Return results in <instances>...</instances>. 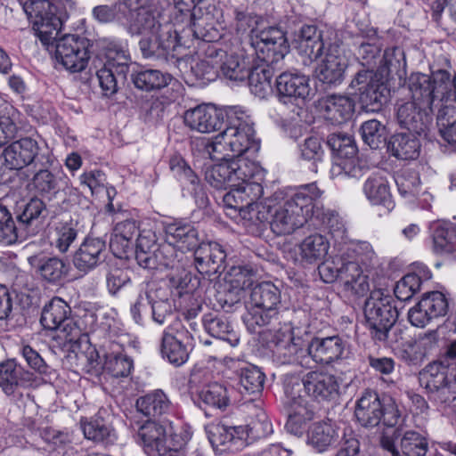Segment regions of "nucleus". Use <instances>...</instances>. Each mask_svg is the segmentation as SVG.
<instances>
[{"mask_svg": "<svg viewBox=\"0 0 456 456\" xmlns=\"http://www.w3.org/2000/svg\"><path fill=\"white\" fill-rule=\"evenodd\" d=\"M347 67V60L343 51L337 45H332L317 69V77L326 84H338L344 78Z\"/></svg>", "mask_w": 456, "mask_h": 456, "instance_id": "4be33fe9", "label": "nucleus"}, {"mask_svg": "<svg viewBox=\"0 0 456 456\" xmlns=\"http://www.w3.org/2000/svg\"><path fill=\"white\" fill-rule=\"evenodd\" d=\"M215 57L218 58L219 69L223 76L232 81H244L250 70L248 56L242 51L227 53L217 49Z\"/></svg>", "mask_w": 456, "mask_h": 456, "instance_id": "6ab92c4d", "label": "nucleus"}, {"mask_svg": "<svg viewBox=\"0 0 456 456\" xmlns=\"http://www.w3.org/2000/svg\"><path fill=\"white\" fill-rule=\"evenodd\" d=\"M171 77L157 69H146L137 72L133 76L134 86L144 91L161 89L167 86Z\"/></svg>", "mask_w": 456, "mask_h": 456, "instance_id": "49530a36", "label": "nucleus"}, {"mask_svg": "<svg viewBox=\"0 0 456 456\" xmlns=\"http://www.w3.org/2000/svg\"><path fill=\"white\" fill-rule=\"evenodd\" d=\"M22 229L16 226L11 212L7 208L0 204V243L12 245L19 237V232Z\"/></svg>", "mask_w": 456, "mask_h": 456, "instance_id": "5fc2aeb1", "label": "nucleus"}, {"mask_svg": "<svg viewBox=\"0 0 456 456\" xmlns=\"http://www.w3.org/2000/svg\"><path fill=\"white\" fill-rule=\"evenodd\" d=\"M265 376L261 370L253 365L240 370V386L248 394L258 393L263 389Z\"/></svg>", "mask_w": 456, "mask_h": 456, "instance_id": "680f3d73", "label": "nucleus"}, {"mask_svg": "<svg viewBox=\"0 0 456 456\" xmlns=\"http://www.w3.org/2000/svg\"><path fill=\"white\" fill-rule=\"evenodd\" d=\"M29 375L14 360L3 362L0 363V387L6 395H12L19 387L29 380Z\"/></svg>", "mask_w": 456, "mask_h": 456, "instance_id": "473e14b6", "label": "nucleus"}, {"mask_svg": "<svg viewBox=\"0 0 456 456\" xmlns=\"http://www.w3.org/2000/svg\"><path fill=\"white\" fill-rule=\"evenodd\" d=\"M362 137L371 149H377L386 142V126L377 119L365 121L361 126Z\"/></svg>", "mask_w": 456, "mask_h": 456, "instance_id": "6e6d98bb", "label": "nucleus"}, {"mask_svg": "<svg viewBox=\"0 0 456 456\" xmlns=\"http://www.w3.org/2000/svg\"><path fill=\"white\" fill-rule=\"evenodd\" d=\"M327 142L337 153V159L330 168L332 178L341 175L360 178L365 175L368 169L361 166L355 159L357 148L352 136L342 133L332 134Z\"/></svg>", "mask_w": 456, "mask_h": 456, "instance_id": "1a4fd4ad", "label": "nucleus"}, {"mask_svg": "<svg viewBox=\"0 0 456 456\" xmlns=\"http://www.w3.org/2000/svg\"><path fill=\"white\" fill-rule=\"evenodd\" d=\"M260 175V167L246 158H238L211 166L206 170L205 179L213 187L225 190L239 186L242 182Z\"/></svg>", "mask_w": 456, "mask_h": 456, "instance_id": "0eeeda50", "label": "nucleus"}, {"mask_svg": "<svg viewBox=\"0 0 456 456\" xmlns=\"http://www.w3.org/2000/svg\"><path fill=\"white\" fill-rule=\"evenodd\" d=\"M272 342L275 345V354L282 363L303 364L301 360L307 353V346L301 338H295L290 329L280 330Z\"/></svg>", "mask_w": 456, "mask_h": 456, "instance_id": "dca6fc26", "label": "nucleus"}, {"mask_svg": "<svg viewBox=\"0 0 456 456\" xmlns=\"http://www.w3.org/2000/svg\"><path fill=\"white\" fill-rule=\"evenodd\" d=\"M250 45L259 60L266 64L251 68L248 71L249 88L256 96L265 98L271 92L273 71L275 65L289 52L285 33L279 28L269 27L262 30L251 28Z\"/></svg>", "mask_w": 456, "mask_h": 456, "instance_id": "f257e3e1", "label": "nucleus"}, {"mask_svg": "<svg viewBox=\"0 0 456 456\" xmlns=\"http://www.w3.org/2000/svg\"><path fill=\"white\" fill-rule=\"evenodd\" d=\"M58 37V35L56 36ZM55 44V57L63 67L71 72H80L86 69L88 60V42L76 35H65L57 40L55 37L50 44Z\"/></svg>", "mask_w": 456, "mask_h": 456, "instance_id": "9b49d317", "label": "nucleus"}, {"mask_svg": "<svg viewBox=\"0 0 456 456\" xmlns=\"http://www.w3.org/2000/svg\"><path fill=\"white\" fill-rule=\"evenodd\" d=\"M28 262L36 268L38 275L48 283H60L69 273L68 265L58 256H31Z\"/></svg>", "mask_w": 456, "mask_h": 456, "instance_id": "c85d7f7f", "label": "nucleus"}, {"mask_svg": "<svg viewBox=\"0 0 456 456\" xmlns=\"http://www.w3.org/2000/svg\"><path fill=\"white\" fill-rule=\"evenodd\" d=\"M191 429H138L137 442L148 456H182Z\"/></svg>", "mask_w": 456, "mask_h": 456, "instance_id": "423d86ee", "label": "nucleus"}, {"mask_svg": "<svg viewBox=\"0 0 456 456\" xmlns=\"http://www.w3.org/2000/svg\"><path fill=\"white\" fill-rule=\"evenodd\" d=\"M327 239L318 233L311 234L299 244V256L303 262L313 264L322 260L329 249Z\"/></svg>", "mask_w": 456, "mask_h": 456, "instance_id": "a19ab883", "label": "nucleus"}, {"mask_svg": "<svg viewBox=\"0 0 456 456\" xmlns=\"http://www.w3.org/2000/svg\"><path fill=\"white\" fill-rule=\"evenodd\" d=\"M434 248L437 253L456 251V230L451 224H437L433 235Z\"/></svg>", "mask_w": 456, "mask_h": 456, "instance_id": "de8ad7c7", "label": "nucleus"}, {"mask_svg": "<svg viewBox=\"0 0 456 456\" xmlns=\"http://www.w3.org/2000/svg\"><path fill=\"white\" fill-rule=\"evenodd\" d=\"M354 414L363 428L378 427L384 415L378 394L370 390L365 391L357 402Z\"/></svg>", "mask_w": 456, "mask_h": 456, "instance_id": "bb28decb", "label": "nucleus"}, {"mask_svg": "<svg viewBox=\"0 0 456 456\" xmlns=\"http://www.w3.org/2000/svg\"><path fill=\"white\" fill-rule=\"evenodd\" d=\"M191 17L193 19L192 32L195 37L207 42L215 41L219 37V33L213 24V17L209 13L196 18L194 12Z\"/></svg>", "mask_w": 456, "mask_h": 456, "instance_id": "13d9d810", "label": "nucleus"}, {"mask_svg": "<svg viewBox=\"0 0 456 456\" xmlns=\"http://www.w3.org/2000/svg\"><path fill=\"white\" fill-rule=\"evenodd\" d=\"M345 347L344 340L338 336L315 338L307 346V354L316 362L329 364L342 357Z\"/></svg>", "mask_w": 456, "mask_h": 456, "instance_id": "5701e85b", "label": "nucleus"}, {"mask_svg": "<svg viewBox=\"0 0 456 456\" xmlns=\"http://www.w3.org/2000/svg\"><path fill=\"white\" fill-rule=\"evenodd\" d=\"M393 302L391 295L382 289H374L366 299L363 309L371 338L387 345L397 341L393 335L395 336L400 331L394 327L398 311Z\"/></svg>", "mask_w": 456, "mask_h": 456, "instance_id": "39448f33", "label": "nucleus"}, {"mask_svg": "<svg viewBox=\"0 0 456 456\" xmlns=\"http://www.w3.org/2000/svg\"><path fill=\"white\" fill-rule=\"evenodd\" d=\"M312 213V200L305 192H297L282 204L260 206L250 220L268 223L278 236L292 234L301 228Z\"/></svg>", "mask_w": 456, "mask_h": 456, "instance_id": "7ed1b4c3", "label": "nucleus"}, {"mask_svg": "<svg viewBox=\"0 0 456 456\" xmlns=\"http://www.w3.org/2000/svg\"><path fill=\"white\" fill-rule=\"evenodd\" d=\"M20 4L43 44H50L59 35L72 9L69 0H20Z\"/></svg>", "mask_w": 456, "mask_h": 456, "instance_id": "20e7f679", "label": "nucleus"}, {"mask_svg": "<svg viewBox=\"0 0 456 456\" xmlns=\"http://www.w3.org/2000/svg\"><path fill=\"white\" fill-rule=\"evenodd\" d=\"M216 52V47H208L206 58L197 62L192 68L196 75L202 79L213 80L220 70L218 58L215 57Z\"/></svg>", "mask_w": 456, "mask_h": 456, "instance_id": "0e129e2a", "label": "nucleus"}, {"mask_svg": "<svg viewBox=\"0 0 456 456\" xmlns=\"http://www.w3.org/2000/svg\"><path fill=\"white\" fill-rule=\"evenodd\" d=\"M279 99L284 103H297L310 96L311 87L308 77L292 72H283L276 78Z\"/></svg>", "mask_w": 456, "mask_h": 456, "instance_id": "2eb2a0df", "label": "nucleus"}, {"mask_svg": "<svg viewBox=\"0 0 456 456\" xmlns=\"http://www.w3.org/2000/svg\"><path fill=\"white\" fill-rule=\"evenodd\" d=\"M199 396L204 403L218 409L225 408L229 404L227 388L218 382L204 386L199 392Z\"/></svg>", "mask_w": 456, "mask_h": 456, "instance_id": "09e8293b", "label": "nucleus"}, {"mask_svg": "<svg viewBox=\"0 0 456 456\" xmlns=\"http://www.w3.org/2000/svg\"><path fill=\"white\" fill-rule=\"evenodd\" d=\"M102 368L114 378L126 377L131 372L133 362L125 355L108 354Z\"/></svg>", "mask_w": 456, "mask_h": 456, "instance_id": "bf43d9fd", "label": "nucleus"}, {"mask_svg": "<svg viewBox=\"0 0 456 456\" xmlns=\"http://www.w3.org/2000/svg\"><path fill=\"white\" fill-rule=\"evenodd\" d=\"M81 366L87 371H99L101 369L100 355L95 346L89 342L88 337H83L73 351Z\"/></svg>", "mask_w": 456, "mask_h": 456, "instance_id": "a18cd8bd", "label": "nucleus"}, {"mask_svg": "<svg viewBox=\"0 0 456 456\" xmlns=\"http://www.w3.org/2000/svg\"><path fill=\"white\" fill-rule=\"evenodd\" d=\"M389 148L398 159H414L419 156V142L413 133H400L391 138Z\"/></svg>", "mask_w": 456, "mask_h": 456, "instance_id": "37998d69", "label": "nucleus"}, {"mask_svg": "<svg viewBox=\"0 0 456 456\" xmlns=\"http://www.w3.org/2000/svg\"><path fill=\"white\" fill-rule=\"evenodd\" d=\"M159 246L157 244L156 234L151 230L142 231L137 237L135 245V258L138 265L148 264L150 265L154 264V259L149 257L156 248Z\"/></svg>", "mask_w": 456, "mask_h": 456, "instance_id": "8fccbe9b", "label": "nucleus"}, {"mask_svg": "<svg viewBox=\"0 0 456 456\" xmlns=\"http://www.w3.org/2000/svg\"><path fill=\"white\" fill-rule=\"evenodd\" d=\"M318 108L325 119L334 125H341L352 118L354 102L346 95L331 94L320 99Z\"/></svg>", "mask_w": 456, "mask_h": 456, "instance_id": "a211bd4d", "label": "nucleus"}, {"mask_svg": "<svg viewBox=\"0 0 456 456\" xmlns=\"http://www.w3.org/2000/svg\"><path fill=\"white\" fill-rule=\"evenodd\" d=\"M213 449L220 453L238 450L249 444L255 429H205Z\"/></svg>", "mask_w": 456, "mask_h": 456, "instance_id": "412c9836", "label": "nucleus"}, {"mask_svg": "<svg viewBox=\"0 0 456 456\" xmlns=\"http://www.w3.org/2000/svg\"><path fill=\"white\" fill-rule=\"evenodd\" d=\"M451 85V75L448 71L438 69L431 75L413 73L409 77V89L412 101L420 108L432 110L436 99L443 100Z\"/></svg>", "mask_w": 456, "mask_h": 456, "instance_id": "6e6552de", "label": "nucleus"}, {"mask_svg": "<svg viewBox=\"0 0 456 456\" xmlns=\"http://www.w3.org/2000/svg\"><path fill=\"white\" fill-rule=\"evenodd\" d=\"M280 291L272 282H262L255 286L250 293V305L263 307L266 311H276L280 303Z\"/></svg>", "mask_w": 456, "mask_h": 456, "instance_id": "79ce46f5", "label": "nucleus"}, {"mask_svg": "<svg viewBox=\"0 0 456 456\" xmlns=\"http://www.w3.org/2000/svg\"><path fill=\"white\" fill-rule=\"evenodd\" d=\"M105 242L96 238H87L80 245L73 257L75 267L82 272H88L104 259Z\"/></svg>", "mask_w": 456, "mask_h": 456, "instance_id": "a878e982", "label": "nucleus"}, {"mask_svg": "<svg viewBox=\"0 0 456 456\" xmlns=\"http://www.w3.org/2000/svg\"><path fill=\"white\" fill-rule=\"evenodd\" d=\"M252 283V274L248 270L240 267L233 268L231 273L230 289L225 294V302L230 301L231 305L239 302L243 297L245 289Z\"/></svg>", "mask_w": 456, "mask_h": 456, "instance_id": "c03bdc74", "label": "nucleus"}, {"mask_svg": "<svg viewBox=\"0 0 456 456\" xmlns=\"http://www.w3.org/2000/svg\"><path fill=\"white\" fill-rule=\"evenodd\" d=\"M78 234V223L72 219L61 221L54 224L52 229L50 240L51 244L61 253H66L72 243L77 240Z\"/></svg>", "mask_w": 456, "mask_h": 456, "instance_id": "4c0bfd02", "label": "nucleus"}, {"mask_svg": "<svg viewBox=\"0 0 456 456\" xmlns=\"http://www.w3.org/2000/svg\"><path fill=\"white\" fill-rule=\"evenodd\" d=\"M428 109L420 108L415 102H409L401 105L397 110V119L401 126L408 131L420 134L425 132L428 117L426 113Z\"/></svg>", "mask_w": 456, "mask_h": 456, "instance_id": "7c9ffc66", "label": "nucleus"}, {"mask_svg": "<svg viewBox=\"0 0 456 456\" xmlns=\"http://www.w3.org/2000/svg\"><path fill=\"white\" fill-rule=\"evenodd\" d=\"M45 211V203L37 199H31L17 215V221L20 227L27 232H34L30 228L37 222L39 216Z\"/></svg>", "mask_w": 456, "mask_h": 456, "instance_id": "3c124183", "label": "nucleus"}, {"mask_svg": "<svg viewBox=\"0 0 456 456\" xmlns=\"http://www.w3.org/2000/svg\"><path fill=\"white\" fill-rule=\"evenodd\" d=\"M277 311H266L263 307L250 305L244 317V322L248 330L252 333L260 332V329L269 325L276 319Z\"/></svg>", "mask_w": 456, "mask_h": 456, "instance_id": "603ef678", "label": "nucleus"}, {"mask_svg": "<svg viewBox=\"0 0 456 456\" xmlns=\"http://www.w3.org/2000/svg\"><path fill=\"white\" fill-rule=\"evenodd\" d=\"M420 382L435 400L447 403L456 399V366L434 362L420 373Z\"/></svg>", "mask_w": 456, "mask_h": 456, "instance_id": "9d476101", "label": "nucleus"}, {"mask_svg": "<svg viewBox=\"0 0 456 456\" xmlns=\"http://www.w3.org/2000/svg\"><path fill=\"white\" fill-rule=\"evenodd\" d=\"M254 127L250 118L243 112L230 117L229 126L222 132L224 143L235 157L240 158L254 142Z\"/></svg>", "mask_w": 456, "mask_h": 456, "instance_id": "f8f14e48", "label": "nucleus"}, {"mask_svg": "<svg viewBox=\"0 0 456 456\" xmlns=\"http://www.w3.org/2000/svg\"><path fill=\"white\" fill-rule=\"evenodd\" d=\"M421 280L417 274H406L396 283L394 289L395 296L399 300H408L419 290Z\"/></svg>", "mask_w": 456, "mask_h": 456, "instance_id": "774afa93", "label": "nucleus"}, {"mask_svg": "<svg viewBox=\"0 0 456 456\" xmlns=\"http://www.w3.org/2000/svg\"><path fill=\"white\" fill-rule=\"evenodd\" d=\"M29 186L37 193H50L57 190L58 181L48 169L41 168L33 175Z\"/></svg>", "mask_w": 456, "mask_h": 456, "instance_id": "338daca9", "label": "nucleus"}, {"mask_svg": "<svg viewBox=\"0 0 456 456\" xmlns=\"http://www.w3.org/2000/svg\"><path fill=\"white\" fill-rule=\"evenodd\" d=\"M230 145L224 143V138L222 132L212 140H207L204 143V151L211 159L220 161H230L235 159L234 154L230 149Z\"/></svg>", "mask_w": 456, "mask_h": 456, "instance_id": "69168bd1", "label": "nucleus"}, {"mask_svg": "<svg viewBox=\"0 0 456 456\" xmlns=\"http://www.w3.org/2000/svg\"><path fill=\"white\" fill-rule=\"evenodd\" d=\"M401 449L406 456H425L428 452V441L418 432L408 430L401 440Z\"/></svg>", "mask_w": 456, "mask_h": 456, "instance_id": "4d7b16f0", "label": "nucleus"}, {"mask_svg": "<svg viewBox=\"0 0 456 456\" xmlns=\"http://www.w3.org/2000/svg\"><path fill=\"white\" fill-rule=\"evenodd\" d=\"M295 43L298 53L306 56L310 61L317 60L324 48L322 31L314 25H304L300 28Z\"/></svg>", "mask_w": 456, "mask_h": 456, "instance_id": "c756f323", "label": "nucleus"}, {"mask_svg": "<svg viewBox=\"0 0 456 456\" xmlns=\"http://www.w3.org/2000/svg\"><path fill=\"white\" fill-rule=\"evenodd\" d=\"M162 27L164 25H160L153 14L145 9H141L137 12L130 28L133 33L147 36L159 32Z\"/></svg>", "mask_w": 456, "mask_h": 456, "instance_id": "e2e57ef3", "label": "nucleus"}, {"mask_svg": "<svg viewBox=\"0 0 456 456\" xmlns=\"http://www.w3.org/2000/svg\"><path fill=\"white\" fill-rule=\"evenodd\" d=\"M455 113L454 107L444 106L437 115L440 134L445 142L454 147H456V119L452 123L451 120L453 119Z\"/></svg>", "mask_w": 456, "mask_h": 456, "instance_id": "864d4df0", "label": "nucleus"}, {"mask_svg": "<svg viewBox=\"0 0 456 456\" xmlns=\"http://www.w3.org/2000/svg\"><path fill=\"white\" fill-rule=\"evenodd\" d=\"M140 49L145 58H167L181 45V37L170 24H165L159 32L144 36Z\"/></svg>", "mask_w": 456, "mask_h": 456, "instance_id": "ddd939ff", "label": "nucleus"}, {"mask_svg": "<svg viewBox=\"0 0 456 456\" xmlns=\"http://www.w3.org/2000/svg\"><path fill=\"white\" fill-rule=\"evenodd\" d=\"M69 305L60 297H53L43 308L40 322L45 329L55 330L69 318Z\"/></svg>", "mask_w": 456, "mask_h": 456, "instance_id": "f704fd0d", "label": "nucleus"}, {"mask_svg": "<svg viewBox=\"0 0 456 456\" xmlns=\"http://www.w3.org/2000/svg\"><path fill=\"white\" fill-rule=\"evenodd\" d=\"M339 429H288L295 436L301 437L305 431L306 434V444L312 446L316 452H322L329 447L338 443Z\"/></svg>", "mask_w": 456, "mask_h": 456, "instance_id": "72a5a7b5", "label": "nucleus"}, {"mask_svg": "<svg viewBox=\"0 0 456 456\" xmlns=\"http://www.w3.org/2000/svg\"><path fill=\"white\" fill-rule=\"evenodd\" d=\"M185 125L200 133H211L222 128V113L210 105H199L184 113Z\"/></svg>", "mask_w": 456, "mask_h": 456, "instance_id": "f3484780", "label": "nucleus"}, {"mask_svg": "<svg viewBox=\"0 0 456 456\" xmlns=\"http://www.w3.org/2000/svg\"><path fill=\"white\" fill-rule=\"evenodd\" d=\"M225 257L224 250L216 242L198 244L194 248L195 265L201 273L211 274L219 272Z\"/></svg>", "mask_w": 456, "mask_h": 456, "instance_id": "393cba45", "label": "nucleus"}, {"mask_svg": "<svg viewBox=\"0 0 456 456\" xmlns=\"http://www.w3.org/2000/svg\"><path fill=\"white\" fill-rule=\"evenodd\" d=\"M138 226L134 220L118 223L112 232L110 246L115 254L126 253L132 248L133 240L138 236Z\"/></svg>", "mask_w": 456, "mask_h": 456, "instance_id": "e433bc0d", "label": "nucleus"}, {"mask_svg": "<svg viewBox=\"0 0 456 456\" xmlns=\"http://www.w3.org/2000/svg\"><path fill=\"white\" fill-rule=\"evenodd\" d=\"M38 151L36 140L29 137L21 138L4 149V161H6L9 167L13 170H20L33 162Z\"/></svg>", "mask_w": 456, "mask_h": 456, "instance_id": "aec40b11", "label": "nucleus"}, {"mask_svg": "<svg viewBox=\"0 0 456 456\" xmlns=\"http://www.w3.org/2000/svg\"><path fill=\"white\" fill-rule=\"evenodd\" d=\"M167 240L182 250H192L199 244L198 232L189 224H171L166 229Z\"/></svg>", "mask_w": 456, "mask_h": 456, "instance_id": "ea45409f", "label": "nucleus"}, {"mask_svg": "<svg viewBox=\"0 0 456 456\" xmlns=\"http://www.w3.org/2000/svg\"><path fill=\"white\" fill-rule=\"evenodd\" d=\"M169 168L175 176L187 180L194 186V193L196 195V203L200 208H203L208 204V198L205 196L201 188L198 185L199 178L192 169L188 166L182 156L175 154L169 159Z\"/></svg>", "mask_w": 456, "mask_h": 456, "instance_id": "58836bf2", "label": "nucleus"}, {"mask_svg": "<svg viewBox=\"0 0 456 456\" xmlns=\"http://www.w3.org/2000/svg\"><path fill=\"white\" fill-rule=\"evenodd\" d=\"M191 335L181 324L175 322L165 330L162 338V354L174 364L181 365L188 359L187 345L191 339Z\"/></svg>", "mask_w": 456, "mask_h": 456, "instance_id": "4468645a", "label": "nucleus"}, {"mask_svg": "<svg viewBox=\"0 0 456 456\" xmlns=\"http://www.w3.org/2000/svg\"><path fill=\"white\" fill-rule=\"evenodd\" d=\"M167 406L168 401L161 391L140 397L136 401L137 411L146 418L143 420L145 424H156L157 418L165 411Z\"/></svg>", "mask_w": 456, "mask_h": 456, "instance_id": "c9c22d12", "label": "nucleus"}, {"mask_svg": "<svg viewBox=\"0 0 456 456\" xmlns=\"http://www.w3.org/2000/svg\"><path fill=\"white\" fill-rule=\"evenodd\" d=\"M362 191L372 205L383 206L388 210L393 208L390 186L384 176L379 174L368 176L363 183Z\"/></svg>", "mask_w": 456, "mask_h": 456, "instance_id": "2f4dec72", "label": "nucleus"}, {"mask_svg": "<svg viewBox=\"0 0 456 456\" xmlns=\"http://www.w3.org/2000/svg\"><path fill=\"white\" fill-rule=\"evenodd\" d=\"M303 387L309 396L324 401L337 395L339 387L333 375L311 371L303 378Z\"/></svg>", "mask_w": 456, "mask_h": 456, "instance_id": "b1692460", "label": "nucleus"}, {"mask_svg": "<svg viewBox=\"0 0 456 456\" xmlns=\"http://www.w3.org/2000/svg\"><path fill=\"white\" fill-rule=\"evenodd\" d=\"M340 282L344 290L354 296H364L370 290L369 275L355 261L341 265Z\"/></svg>", "mask_w": 456, "mask_h": 456, "instance_id": "cd10ccee", "label": "nucleus"}, {"mask_svg": "<svg viewBox=\"0 0 456 456\" xmlns=\"http://www.w3.org/2000/svg\"><path fill=\"white\" fill-rule=\"evenodd\" d=\"M406 66L404 53L398 47L387 49L379 67L380 74L371 69L361 70L350 83V87L359 94L363 109L368 112H377L382 109L389 96V90L382 80V76L398 74Z\"/></svg>", "mask_w": 456, "mask_h": 456, "instance_id": "f03ea898", "label": "nucleus"}, {"mask_svg": "<svg viewBox=\"0 0 456 456\" xmlns=\"http://www.w3.org/2000/svg\"><path fill=\"white\" fill-rule=\"evenodd\" d=\"M39 431L40 436L49 444L53 445V450L57 451L58 454L62 453L64 456L72 440L68 432L61 429H37Z\"/></svg>", "mask_w": 456, "mask_h": 456, "instance_id": "052dcab7", "label": "nucleus"}]
</instances>
